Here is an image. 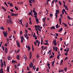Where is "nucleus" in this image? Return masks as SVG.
I'll return each mask as SVG.
<instances>
[{
	"mask_svg": "<svg viewBox=\"0 0 73 73\" xmlns=\"http://www.w3.org/2000/svg\"><path fill=\"white\" fill-rule=\"evenodd\" d=\"M11 19V18H10L9 20H7V22L8 24L10 23L11 24H13V22L12 21Z\"/></svg>",
	"mask_w": 73,
	"mask_h": 73,
	"instance_id": "f257e3e1",
	"label": "nucleus"
},
{
	"mask_svg": "<svg viewBox=\"0 0 73 73\" xmlns=\"http://www.w3.org/2000/svg\"><path fill=\"white\" fill-rule=\"evenodd\" d=\"M33 12L34 15H35V16H34V17H35V18H37V12L35 11V10H33Z\"/></svg>",
	"mask_w": 73,
	"mask_h": 73,
	"instance_id": "f03ea898",
	"label": "nucleus"
},
{
	"mask_svg": "<svg viewBox=\"0 0 73 73\" xmlns=\"http://www.w3.org/2000/svg\"><path fill=\"white\" fill-rule=\"evenodd\" d=\"M53 43L54 45H55V46H56V45H57V42H56V41L55 40H54L53 41Z\"/></svg>",
	"mask_w": 73,
	"mask_h": 73,
	"instance_id": "7ed1b4c3",
	"label": "nucleus"
},
{
	"mask_svg": "<svg viewBox=\"0 0 73 73\" xmlns=\"http://www.w3.org/2000/svg\"><path fill=\"white\" fill-rule=\"evenodd\" d=\"M16 43H17V45H18V47H19V48H20V44H19V42L17 40Z\"/></svg>",
	"mask_w": 73,
	"mask_h": 73,
	"instance_id": "20e7f679",
	"label": "nucleus"
},
{
	"mask_svg": "<svg viewBox=\"0 0 73 73\" xmlns=\"http://www.w3.org/2000/svg\"><path fill=\"white\" fill-rule=\"evenodd\" d=\"M5 53H8V48H7V47H5Z\"/></svg>",
	"mask_w": 73,
	"mask_h": 73,
	"instance_id": "39448f33",
	"label": "nucleus"
},
{
	"mask_svg": "<svg viewBox=\"0 0 73 73\" xmlns=\"http://www.w3.org/2000/svg\"><path fill=\"white\" fill-rule=\"evenodd\" d=\"M3 35L4 37H6V36H7V33L6 32L5 33L4 32V31H3Z\"/></svg>",
	"mask_w": 73,
	"mask_h": 73,
	"instance_id": "423d86ee",
	"label": "nucleus"
},
{
	"mask_svg": "<svg viewBox=\"0 0 73 73\" xmlns=\"http://www.w3.org/2000/svg\"><path fill=\"white\" fill-rule=\"evenodd\" d=\"M32 52H30V55H29L30 59H31V58H32Z\"/></svg>",
	"mask_w": 73,
	"mask_h": 73,
	"instance_id": "0eeeda50",
	"label": "nucleus"
},
{
	"mask_svg": "<svg viewBox=\"0 0 73 73\" xmlns=\"http://www.w3.org/2000/svg\"><path fill=\"white\" fill-rule=\"evenodd\" d=\"M11 16H17V15H18V14H13V13L11 12Z\"/></svg>",
	"mask_w": 73,
	"mask_h": 73,
	"instance_id": "6e6552de",
	"label": "nucleus"
},
{
	"mask_svg": "<svg viewBox=\"0 0 73 73\" xmlns=\"http://www.w3.org/2000/svg\"><path fill=\"white\" fill-rule=\"evenodd\" d=\"M59 11L60 10H59V9L56 10V12L55 13H56L57 14H58L59 13H60V12H59Z\"/></svg>",
	"mask_w": 73,
	"mask_h": 73,
	"instance_id": "1a4fd4ad",
	"label": "nucleus"
},
{
	"mask_svg": "<svg viewBox=\"0 0 73 73\" xmlns=\"http://www.w3.org/2000/svg\"><path fill=\"white\" fill-rule=\"evenodd\" d=\"M0 73H4L3 69V68H1V69L0 70Z\"/></svg>",
	"mask_w": 73,
	"mask_h": 73,
	"instance_id": "9d476101",
	"label": "nucleus"
},
{
	"mask_svg": "<svg viewBox=\"0 0 73 73\" xmlns=\"http://www.w3.org/2000/svg\"><path fill=\"white\" fill-rule=\"evenodd\" d=\"M45 19H46V17H44L43 19V21L44 23H45V22H46Z\"/></svg>",
	"mask_w": 73,
	"mask_h": 73,
	"instance_id": "9b49d317",
	"label": "nucleus"
},
{
	"mask_svg": "<svg viewBox=\"0 0 73 73\" xmlns=\"http://www.w3.org/2000/svg\"><path fill=\"white\" fill-rule=\"evenodd\" d=\"M16 58L18 60H20V55H18L16 57Z\"/></svg>",
	"mask_w": 73,
	"mask_h": 73,
	"instance_id": "f8f14e48",
	"label": "nucleus"
},
{
	"mask_svg": "<svg viewBox=\"0 0 73 73\" xmlns=\"http://www.w3.org/2000/svg\"><path fill=\"white\" fill-rule=\"evenodd\" d=\"M9 68H10L9 67V66H8V67L7 68V72H9Z\"/></svg>",
	"mask_w": 73,
	"mask_h": 73,
	"instance_id": "ddd939ff",
	"label": "nucleus"
},
{
	"mask_svg": "<svg viewBox=\"0 0 73 73\" xmlns=\"http://www.w3.org/2000/svg\"><path fill=\"white\" fill-rule=\"evenodd\" d=\"M58 72H59V73H61V72H64V70H59Z\"/></svg>",
	"mask_w": 73,
	"mask_h": 73,
	"instance_id": "4468645a",
	"label": "nucleus"
},
{
	"mask_svg": "<svg viewBox=\"0 0 73 73\" xmlns=\"http://www.w3.org/2000/svg\"><path fill=\"white\" fill-rule=\"evenodd\" d=\"M63 10L64 11L65 13V14H66V15H68V14H67V13H66V12L65 10V9H63Z\"/></svg>",
	"mask_w": 73,
	"mask_h": 73,
	"instance_id": "2eb2a0df",
	"label": "nucleus"
},
{
	"mask_svg": "<svg viewBox=\"0 0 73 73\" xmlns=\"http://www.w3.org/2000/svg\"><path fill=\"white\" fill-rule=\"evenodd\" d=\"M50 29H55V27L52 26L51 27Z\"/></svg>",
	"mask_w": 73,
	"mask_h": 73,
	"instance_id": "dca6fc26",
	"label": "nucleus"
},
{
	"mask_svg": "<svg viewBox=\"0 0 73 73\" xmlns=\"http://www.w3.org/2000/svg\"><path fill=\"white\" fill-rule=\"evenodd\" d=\"M63 63V60H62L61 61V62L60 63V65H62V64Z\"/></svg>",
	"mask_w": 73,
	"mask_h": 73,
	"instance_id": "f3484780",
	"label": "nucleus"
},
{
	"mask_svg": "<svg viewBox=\"0 0 73 73\" xmlns=\"http://www.w3.org/2000/svg\"><path fill=\"white\" fill-rule=\"evenodd\" d=\"M25 35H27L28 34V31L26 29L25 30Z\"/></svg>",
	"mask_w": 73,
	"mask_h": 73,
	"instance_id": "a211bd4d",
	"label": "nucleus"
},
{
	"mask_svg": "<svg viewBox=\"0 0 73 73\" xmlns=\"http://www.w3.org/2000/svg\"><path fill=\"white\" fill-rule=\"evenodd\" d=\"M2 8L4 11L5 12H6V9L4 7H2Z\"/></svg>",
	"mask_w": 73,
	"mask_h": 73,
	"instance_id": "6ab92c4d",
	"label": "nucleus"
},
{
	"mask_svg": "<svg viewBox=\"0 0 73 73\" xmlns=\"http://www.w3.org/2000/svg\"><path fill=\"white\" fill-rule=\"evenodd\" d=\"M62 31V28H61L58 31V32H61Z\"/></svg>",
	"mask_w": 73,
	"mask_h": 73,
	"instance_id": "aec40b11",
	"label": "nucleus"
},
{
	"mask_svg": "<svg viewBox=\"0 0 73 73\" xmlns=\"http://www.w3.org/2000/svg\"><path fill=\"white\" fill-rule=\"evenodd\" d=\"M67 18L69 20H71V19H72V18L70 17L69 16H68Z\"/></svg>",
	"mask_w": 73,
	"mask_h": 73,
	"instance_id": "412c9836",
	"label": "nucleus"
},
{
	"mask_svg": "<svg viewBox=\"0 0 73 73\" xmlns=\"http://www.w3.org/2000/svg\"><path fill=\"white\" fill-rule=\"evenodd\" d=\"M36 23H39V21H38V19L37 18H36Z\"/></svg>",
	"mask_w": 73,
	"mask_h": 73,
	"instance_id": "4be33fe9",
	"label": "nucleus"
},
{
	"mask_svg": "<svg viewBox=\"0 0 73 73\" xmlns=\"http://www.w3.org/2000/svg\"><path fill=\"white\" fill-rule=\"evenodd\" d=\"M65 9H66V10H67V11H68V6H66Z\"/></svg>",
	"mask_w": 73,
	"mask_h": 73,
	"instance_id": "5701e85b",
	"label": "nucleus"
},
{
	"mask_svg": "<svg viewBox=\"0 0 73 73\" xmlns=\"http://www.w3.org/2000/svg\"><path fill=\"white\" fill-rule=\"evenodd\" d=\"M51 52H52V50H49L48 52L47 53V54H49V53H51Z\"/></svg>",
	"mask_w": 73,
	"mask_h": 73,
	"instance_id": "b1692460",
	"label": "nucleus"
},
{
	"mask_svg": "<svg viewBox=\"0 0 73 73\" xmlns=\"http://www.w3.org/2000/svg\"><path fill=\"white\" fill-rule=\"evenodd\" d=\"M62 14L63 15H64V10H62Z\"/></svg>",
	"mask_w": 73,
	"mask_h": 73,
	"instance_id": "393cba45",
	"label": "nucleus"
},
{
	"mask_svg": "<svg viewBox=\"0 0 73 73\" xmlns=\"http://www.w3.org/2000/svg\"><path fill=\"white\" fill-rule=\"evenodd\" d=\"M43 41V40H42V37L41 39V44L42 45V41Z\"/></svg>",
	"mask_w": 73,
	"mask_h": 73,
	"instance_id": "a878e982",
	"label": "nucleus"
},
{
	"mask_svg": "<svg viewBox=\"0 0 73 73\" xmlns=\"http://www.w3.org/2000/svg\"><path fill=\"white\" fill-rule=\"evenodd\" d=\"M38 57H39V54H37L36 58L37 59H38Z\"/></svg>",
	"mask_w": 73,
	"mask_h": 73,
	"instance_id": "bb28decb",
	"label": "nucleus"
},
{
	"mask_svg": "<svg viewBox=\"0 0 73 73\" xmlns=\"http://www.w3.org/2000/svg\"><path fill=\"white\" fill-rule=\"evenodd\" d=\"M55 16H56V18H57V17H58V14L55 13Z\"/></svg>",
	"mask_w": 73,
	"mask_h": 73,
	"instance_id": "cd10ccee",
	"label": "nucleus"
},
{
	"mask_svg": "<svg viewBox=\"0 0 73 73\" xmlns=\"http://www.w3.org/2000/svg\"><path fill=\"white\" fill-rule=\"evenodd\" d=\"M55 27L57 29L58 28V24H57V25H56Z\"/></svg>",
	"mask_w": 73,
	"mask_h": 73,
	"instance_id": "c85d7f7f",
	"label": "nucleus"
},
{
	"mask_svg": "<svg viewBox=\"0 0 73 73\" xmlns=\"http://www.w3.org/2000/svg\"><path fill=\"white\" fill-rule=\"evenodd\" d=\"M0 29L1 30L2 29V30H4V27H0Z\"/></svg>",
	"mask_w": 73,
	"mask_h": 73,
	"instance_id": "c756f323",
	"label": "nucleus"
},
{
	"mask_svg": "<svg viewBox=\"0 0 73 73\" xmlns=\"http://www.w3.org/2000/svg\"><path fill=\"white\" fill-rule=\"evenodd\" d=\"M30 50H31V47H30V46H28V51H29Z\"/></svg>",
	"mask_w": 73,
	"mask_h": 73,
	"instance_id": "7c9ffc66",
	"label": "nucleus"
},
{
	"mask_svg": "<svg viewBox=\"0 0 73 73\" xmlns=\"http://www.w3.org/2000/svg\"><path fill=\"white\" fill-rule=\"evenodd\" d=\"M11 58V56H9L7 58V59L8 60H10V58Z\"/></svg>",
	"mask_w": 73,
	"mask_h": 73,
	"instance_id": "2f4dec72",
	"label": "nucleus"
},
{
	"mask_svg": "<svg viewBox=\"0 0 73 73\" xmlns=\"http://www.w3.org/2000/svg\"><path fill=\"white\" fill-rule=\"evenodd\" d=\"M5 62H5V61H4L3 62V65L5 66H6V64H5Z\"/></svg>",
	"mask_w": 73,
	"mask_h": 73,
	"instance_id": "473e14b6",
	"label": "nucleus"
},
{
	"mask_svg": "<svg viewBox=\"0 0 73 73\" xmlns=\"http://www.w3.org/2000/svg\"><path fill=\"white\" fill-rule=\"evenodd\" d=\"M59 3L60 4V5H62V3H61V2H60V1H58Z\"/></svg>",
	"mask_w": 73,
	"mask_h": 73,
	"instance_id": "72a5a7b5",
	"label": "nucleus"
},
{
	"mask_svg": "<svg viewBox=\"0 0 73 73\" xmlns=\"http://www.w3.org/2000/svg\"><path fill=\"white\" fill-rule=\"evenodd\" d=\"M64 70H65L66 72H67V68H65Z\"/></svg>",
	"mask_w": 73,
	"mask_h": 73,
	"instance_id": "f704fd0d",
	"label": "nucleus"
},
{
	"mask_svg": "<svg viewBox=\"0 0 73 73\" xmlns=\"http://www.w3.org/2000/svg\"><path fill=\"white\" fill-rule=\"evenodd\" d=\"M57 59H58V60H59V59H60V55H58L57 56Z\"/></svg>",
	"mask_w": 73,
	"mask_h": 73,
	"instance_id": "c9c22d12",
	"label": "nucleus"
},
{
	"mask_svg": "<svg viewBox=\"0 0 73 73\" xmlns=\"http://www.w3.org/2000/svg\"><path fill=\"white\" fill-rule=\"evenodd\" d=\"M4 4H5V5L6 6V7H8V5H7V3H6V2H4Z\"/></svg>",
	"mask_w": 73,
	"mask_h": 73,
	"instance_id": "e433bc0d",
	"label": "nucleus"
},
{
	"mask_svg": "<svg viewBox=\"0 0 73 73\" xmlns=\"http://www.w3.org/2000/svg\"><path fill=\"white\" fill-rule=\"evenodd\" d=\"M68 44H69V43H68L67 44H66V42H64V44H65V45L66 46H68Z\"/></svg>",
	"mask_w": 73,
	"mask_h": 73,
	"instance_id": "4c0bfd02",
	"label": "nucleus"
},
{
	"mask_svg": "<svg viewBox=\"0 0 73 73\" xmlns=\"http://www.w3.org/2000/svg\"><path fill=\"white\" fill-rule=\"evenodd\" d=\"M50 17H53V14H50Z\"/></svg>",
	"mask_w": 73,
	"mask_h": 73,
	"instance_id": "58836bf2",
	"label": "nucleus"
},
{
	"mask_svg": "<svg viewBox=\"0 0 73 73\" xmlns=\"http://www.w3.org/2000/svg\"><path fill=\"white\" fill-rule=\"evenodd\" d=\"M54 57V56L51 55V56L49 58L50 59V58H52V57Z\"/></svg>",
	"mask_w": 73,
	"mask_h": 73,
	"instance_id": "ea45409f",
	"label": "nucleus"
},
{
	"mask_svg": "<svg viewBox=\"0 0 73 73\" xmlns=\"http://www.w3.org/2000/svg\"><path fill=\"white\" fill-rule=\"evenodd\" d=\"M21 40H23L24 39V37L23 36H21Z\"/></svg>",
	"mask_w": 73,
	"mask_h": 73,
	"instance_id": "a19ab883",
	"label": "nucleus"
},
{
	"mask_svg": "<svg viewBox=\"0 0 73 73\" xmlns=\"http://www.w3.org/2000/svg\"><path fill=\"white\" fill-rule=\"evenodd\" d=\"M59 22H61V17L59 18Z\"/></svg>",
	"mask_w": 73,
	"mask_h": 73,
	"instance_id": "79ce46f5",
	"label": "nucleus"
},
{
	"mask_svg": "<svg viewBox=\"0 0 73 73\" xmlns=\"http://www.w3.org/2000/svg\"><path fill=\"white\" fill-rule=\"evenodd\" d=\"M48 44H49L48 43H44L45 45H48Z\"/></svg>",
	"mask_w": 73,
	"mask_h": 73,
	"instance_id": "37998d69",
	"label": "nucleus"
},
{
	"mask_svg": "<svg viewBox=\"0 0 73 73\" xmlns=\"http://www.w3.org/2000/svg\"><path fill=\"white\" fill-rule=\"evenodd\" d=\"M19 21L22 24V21H23V20L22 19L20 20Z\"/></svg>",
	"mask_w": 73,
	"mask_h": 73,
	"instance_id": "c03bdc74",
	"label": "nucleus"
},
{
	"mask_svg": "<svg viewBox=\"0 0 73 73\" xmlns=\"http://www.w3.org/2000/svg\"><path fill=\"white\" fill-rule=\"evenodd\" d=\"M25 38H27V40H29V37L28 36H26L25 37Z\"/></svg>",
	"mask_w": 73,
	"mask_h": 73,
	"instance_id": "a18cd8bd",
	"label": "nucleus"
},
{
	"mask_svg": "<svg viewBox=\"0 0 73 73\" xmlns=\"http://www.w3.org/2000/svg\"><path fill=\"white\" fill-rule=\"evenodd\" d=\"M29 24H30V25H32V23L31 21H29Z\"/></svg>",
	"mask_w": 73,
	"mask_h": 73,
	"instance_id": "49530a36",
	"label": "nucleus"
},
{
	"mask_svg": "<svg viewBox=\"0 0 73 73\" xmlns=\"http://www.w3.org/2000/svg\"><path fill=\"white\" fill-rule=\"evenodd\" d=\"M24 58H25V59L26 60H27V56H24Z\"/></svg>",
	"mask_w": 73,
	"mask_h": 73,
	"instance_id": "de8ad7c7",
	"label": "nucleus"
},
{
	"mask_svg": "<svg viewBox=\"0 0 73 73\" xmlns=\"http://www.w3.org/2000/svg\"><path fill=\"white\" fill-rule=\"evenodd\" d=\"M10 7H13V5L12 4V3H10Z\"/></svg>",
	"mask_w": 73,
	"mask_h": 73,
	"instance_id": "09e8293b",
	"label": "nucleus"
},
{
	"mask_svg": "<svg viewBox=\"0 0 73 73\" xmlns=\"http://www.w3.org/2000/svg\"><path fill=\"white\" fill-rule=\"evenodd\" d=\"M7 42H9V38H7ZM8 44H9V43H8Z\"/></svg>",
	"mask_w": 73,
	"mask_h": 73,
	"instance_id": "8fccbe9b",
	"label": "nucleus"
},
{
	"mask_svg": "<svg viewBox=\"0 0 73 73\" xmlns=\"http://www.w3.org/2000/svg\"><path fill=\"white\" fill-rule=\"evenodd\" d=\"M15 9H16V10H17V11L18 10V8L17 7L15 6Z\"/></svg>",
	"mask_w": 73,
	"mask_h": 73,
	"instance_id": "3c124183",
	"label": "nucleus"
},
{
	"mask_svg": "<svg viewBox=\"0 0 73 73\" xmlns=\"http://www.w3.org/2000/svg\"><path fill=\"white\" fill-rule=\"evenodd\" d=\"M60 17H62V18H63V16L62 15V14H60Z\"/></svg>",
	"mask_w": 73,
	"mask_h": 73,
	"instance_id": "603ef678",
	"label": "nucleus"
},
{
	"mask_svg": "<svg viewBox=\"0 0 73 73\" xmlns=\"http://www.w3.org/2000/svg\"><path fill=\"white\" fill-rule=\"evenodd\" d=\"M2 49H3V50H4L5 48H4V47L3 46H2Z\"/></svg>",
	"mask_w": 73,
	"mask_h": 73,
	"instance_id": "864d4df0",
	"label": "nucleus"
},
{
	"mask_svg": "<svg viewBox=\"0 0 73 73\" xmlns=\"http://www.w3.org/2000/svg\"><path fill=\"white\" fill-rule=\"evenodd\" d=\"M24 42V40L21 39V42L22 43V42Z\"/></svg>",
	"mask_w": 73,
	"mask_h": 73,
	"instance_id": "5fc2aeb1",
	"label": "nucleus"
},
{
	"mask_svg": "<svg viewBox=\"0 0 73 73\" xmlns=\"http://www.w3.org/2000/svg\"><path fill=\"white\" fill-rule=\"evenodd\" d=\"M41 48H42V49L43 50H44V46H42Z\"/></svg>",
	"mask_w": 73,
	"mask_h": 73,
	"instance_id": "6e6d98bb",
	"label": "nucleus"
},
{
	"mask_svg": "<svg viewBox=\"0 0 73 73\" xmlns=\"http://www.w3.org/2000/svg\"><path fill=\"white\" fill-rule=\"evenodd\" d=\"M36 43H38V42H39V40H36Z\"/></svg>",
	"mask_w": 73,
	"mask_h": 73,
	"instance_id": "4d7b16f0",
	"label": "nucleus"
},
{
	"mask_svg": "<svg viewBox=\"0 0 73 73\" xmlns=\"http://www.w3.org/2000/svg\"><path fill=\"white\" fill-rule=\"evenodd\" d=\"M7 45H8V43H7L5 44V46H7Z\"/></svg>",
	"mask_w": 73,
	"mask_h": 73,
	"instance_id": "13d9d810",
	"label": "nucleus"
},
{
	"mask_svg": "<svg viewBox=\"0 0 73 73\" xmlns=\"http://www.w3.org/2000/svg\"><path fill=\"white\" fill-rule=\"evenodd\" d=\"M40 44V42H39L38 43V45H37L38 46H39V45Z\"/></svg>",
	"mask_w": 73,
	"mask_h": 73,
	"instance_id": "bf43d9fd",
	"label": "nucleus"
},
{
	"mask_svg": "<svg viewBox=\"0 0 73 73\" xmlns=\"http://www.w3.org/2000/svg\"><path fill=\"white\" fill-rule=\"evenodd\" d=\"M55 35H56V36H57V37H58V34L57 33H55Z\"/></svg>",
	"mask_w": 73,
	"mask_h": 73,
	"instance_id": "052dcab7",
	"label": "nucleus"
},
{
	"mask_svg": "<svg viewBox=\"0 0 73 73\" xmlns=\"http://www.w3.org/2000/svg\"><path fill=\"white\" fill-rule=\"evenodd\" d=\"M8 29L9 30V31H11V29H10V28L8 27Z\"/></svg>",
	"mask_w": 73,
	"mask_h": 73,
	"instance_id": "680f3d73",
	"label": "nucleus"
},
{
	"mask_svg": "<svg viewBox=\"0 0 73 73\" xmlns=\"http://www.w3.org/2000/svg\"><path fill=\"white\" fill-rule=\"evenodd\" d=\"M24 36L25 37H27L28 36V35H27V34L24 35Z\"/></svg>",
	"mask_w": 73,
	"mask_h": 73,
	"instance_id": "e2e57ef3",
	"label": "nucleus"
},
{
	"mask_svg": "<svg viewBox=\"0 0 73 73\" xmlns=\"http://www.w3.org/2000/svg\"><path fill=\"white\" fill-rule=\"evenodd\" d=\"M36 33H37V34L38 36V30H37L36 31Z\"/></svg>",
	"mask_w": 73,
	"mask_h": 73,
	"instance_id": "0e129e2a",
	"label": "nucleus"
},
{
	"mask_svg": "<svg viewBox=\"0 0 73 73\" xmlns=\"http://www.w3.org/2000/svg\"><path fill=\"white\" fill-rule=\"evenodd\" d=\"M43 26L44 27L45 26V23H44V24L43 25Z\"/></svg>",
	"mask_w": 73,
	"mask_h": 73,
	"instance_id": "69168bd1",
	"label": "nucleus"
},
{
	"mask_svg": "<svg viewBox=\"0 0 73 73\" xmlns=\"http://www.w3.org/2000/svg\"><path fill=\"white\" fill-rule=\"evenodd\" d=\"M22 34H23V32H22V31H20V35H21Z\"/></svg>",
	"mask_w": 73,
	"mask_h": 73,
	"instance_id": "338daca9",
	"label": "nucleus"
},
{
	"mask_svg": "<svg viewBox=\"0 0 73 73\" xmlns=\"http://www.w3.org/2000/svg\"><path fill=\"white\" fill-rule=\"evenodd\" d=\"M20 49H18L17 50V53H19V52H20Z\"/></svg>",
	"mask_w": 73,
	"mask_h": 73,
	"instance_id": "774afa93",
	"label": "nucleus"
}]
</instances>
